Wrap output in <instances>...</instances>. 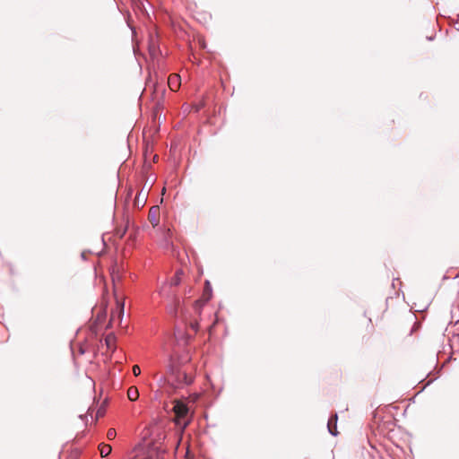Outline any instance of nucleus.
I'll return each instance as SVG.
<instances>
[{"instance_id":"2","label":"nucleus","mask_w":459,"mask_h":459,"mask_svg":"<svg viewBox=\"0 0 459 459\" xmlns=\"http://www.w3.org/2000/svg\"><path fill=\"white\" fill-rule=\"evenodd\" d=\"M164 91H165V90L163 88L160 89V92H158L157 89L155 90V93L159 94V96L156 97L157 98L156 100L154 99L152 100L153 104H152V112L154 115L162 113L164 110V101H163Z\"/></svg>"},{"instance_id":"14","label":"nucleus","mask_w":459,"mask_h":459,"mask_svg":"<svg viewBox=\"0 0 459 459\" xmlns=\"http://www.w3.org/2000/svg\"><path fill=\"white\" fill-rule=\"evenodd\" d=\"M115 342V337L114 336H111V335H108L107 338H106V343L108 347H111V345H113Z\"/></svg>"},{"instance_id":"9","label":"nucleus","mask_w":459,"mask_h":459,"mask_svg":"<svg viewBox=\"0 0 459 459\" xmlns=\"http://www.w3.org/2000/svg\"><path fill=\"white\" fill-rule=\"evenodd\" d=\"M99 450H100V455L102 457H106L111 453L112 447L110 445H108V444H100L99 446Z\"/></svg>"},{"instance_id":"16","label":"nucleus","mask_w":459,"mask_h":459,"mask_svg":"<svg viewBox=\"0 0 459 459\" xmlns=\"http://www.w3.org/2000/svg\"><path fill=\"white\" fill-rule=\"evenodd\" d=\"M111 274H112V281L114 283L116 282V281H118L120 280V276H119L118 273H115V271L113 270Z\"/></svg>"},{"instance_id":"5","label":"nucleus","mask_w":459,"mask_h":459,"mask_svg":"<svg viewBox=\"0 0 459 459\" xmlns=\"http://www.w3.org/2000/svg\"><path fill=\"white\" fill-rule=\"evenodd\" d=\"M148 220L153 227L158 226L160 223V207L155 205L152 206L148 214Z\"/></svg>"},{"instance_id":"17","label":"nucleus","mask_w":459,"mask_h":459,"mask_svg":"<svg viewBox=\"0 0 459 459\" xmlns=\"http://www.w3.org/2000/svg\"><path fill=\"white\" fill-rule=\"evenodd\" d=\"M197 326H198V324H197V323L192 324V327H193L194 329H197Z\"/></svg>"},{"instance_id":"10","label":"nucleus","mask_w":459,"mask_h":459,"mask_svg":"<svg viewBox=\"0 0 459 459\" xmlns=\"http://www.w3.org/2000/svg\"><path fill=\"white\" fill-rule=\"evenodd\" d=\"M337 414H334L333 416H332L330 418V420H328V429H329V431L331 434L333 435H337V431H336V426H334V430L332 429V423H336L337 421Z\"/></svg>"},{"instance_id":"15","label":"nucleus","mask_w":459,"mask_h":459,"mask_svg":"<svg viewBox=\"0 0 459 459\" xmlns=\"http://www.w3.org/2000/svg\"><path fill=\"white\" fill-rule=\"evenodd\" d=\"M133 374H134L135 377H137V376H139V375L141 374V368H140V367H139L138 365H134V366L133 367Z\"/></svg>"},{"instance_id":"7","label":"nucleus","mask_w":459,"mask_h":459,"mask_svg":"<svg viewBox=\"0 0 459 459\" xmlns=\"http://www.w3.org/2000/svg\"><path fill=\"white\" fill-rule=\"evenodd\" d=\"M127 397L130 401L134 402L139 398V391L137 387L131 386L127 390Z\"/></svg>"},{"instance_id":"8","label":"nucleus","mask_w":459,"mask_h":459,"mask_svg":"<svg viewBox=\"0 0 459 459\" xmlns=\"http://www.w3.org/2000/svg\"><path fill=\"white\" fill-rule=\"evenodd\" d=\"M203 105L201 103L195 105H186L184 106V112L188 113H198L201 111Z\"/></svg>"},{"instance_id":"18","label":"nucleus","mask_w":459,"mask_h":459,"mask_svg":"<svg viewBox=\"0 0 459 459\" xmlns=\"http://www.w3.org/2000/svg\"><path fill=\"white\" fill-rule=\"evenodd\" d=\"M334 426L335 424L334 423H332V429L334 430Z\"/></svg>"},{"instance_id":"13","label":"nucleus","mask_w":459,"mask_h":459,"mask_svg":"<svg viewBox=\"0 0 459 459\" xmlns=\"http://www.w3.org/2000/svg\"><path fill=\"white\" fill-rule=\"evenodd\" d=\"M117 436V432L115 429H109L107 432V437L109 440H113Z\"/></svg>"},{"instance_id":"1","label":"nucleus","mask_w":459,"mask_h":459,"mask_svg":"<svg viewBox=\"0 0 459 459\" xmlns=\"http://www.w3.org/2000/svg\"><path fill=\"white\" fill-rule=\"evenodd\" d=\"M169 382L176 387H182L193 382L192 368L190 366L171 368Z\"/></svg>"},{"instance_id":"3","label":"nucleus","mask_w":459,"mask_h":459,"mask_svg":"<svg viewBox=\"0 0 459 459\" xmlns=\"http://www.w3.org/2000/svg\"><path fill=\"white\" fill-rule=\"evenodd\" d=\"M173 411L175 413L176 419L178 420L184 419L187 413H188V407L186 403L175 400L174 401V406H173Z\"/></svg>"},{"instance_id":"11","label":"nucleus","mask_w":459,"mask_h":459,"mask_svg":"<svg viewBox=\"0 0 459 459\" xmlns=\"http://www.w3.org/2000/svg\"><path fill=\"white\" fill-rule=\"evenodd\" d=\"M181 275H182V272H177L175 276L171 279V284L175 285V286L178 285L181 281Z\"/></svg>"},{"instance_id":"4","label":"nucleus","mask_w":459,"mask_h":459,"mask_svg":"<svg viewBox=\"0 0 459 459\" xmlns=\"http://www.w3.org/2000/svg\"><path fill=\"white\" fill-rule=\"evenodd\" d=\"M116 299H117V308L111 314V316H110L111 322H114L116 320L120 322L124 316V301L119 300L118 298H116Z\"/></svg>"},{"instance_id":"12","label":"nucleus","mask_w":459,"mask_h":459,"mask_svg":"<svg viewBox=\"0 0 459 459\" xmlns=\"http://www.w3.org/2000/svg\"><path fill=\"white\" fill-rule=\"evenodd\" d=\"M126 232V227H125L123 229L118 228L116 230L115 235L117 238H122L125 236Z\"/></svg>"},{"instance_id":"6","label":"nucleus","mask_w":459,"mask_h":459,"mask_svg":"<svg viewBox=\"0 0 459 459\" xmlns=\"http://www.w3.org/2000/svg\"><path fill=\"white\" fill-rule=\"evenodd\" d=\"M181 84V78L180 75L177 74H172L169 76L168 79V85L169 89L173 91H177Z\"/></svg>"}]
</instances>
